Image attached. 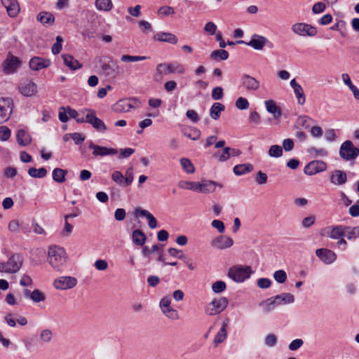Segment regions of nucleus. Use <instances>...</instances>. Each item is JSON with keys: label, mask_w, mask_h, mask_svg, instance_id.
Listing matches in <instances>:
<instances>
[{"label": "nucleus", "mask_w": 359, "mask_h": 359, "mask_svg": "<svg viewBox=\"0 0 359 359\" xmlns=\"http://www.w3.org/2000/svg\"><path fill=\"white\" fill-rule=\"evenodd\" d=\"M226 288L225 282L222 280H217L212 285V289L215 293H221L224 292Z\"/></svg>", "instance_id": "52"}, {"label": "nucleus", "mask_w": 359, "mask_h": 359, "mask_svg": "<svg viewBox=\"0 0 359 359\" xmlns=\"http://www.w3.org/2000/svg\"><path fill=\"white\" fill-rule=\"evenodd\" d=\"M31 299L35 303H39L43 302L46 299V296L41 291L38 289H35L34 291H32Z\"/></svg>", "instance_id": "51"}, {"label": "nucleus", "mask_w": 359, "mask_h": 359, "mask_svg": "<svg viewBox=\"0 0 359 359\" xmlns=\"http://www.w3.org/2000/svg\"><path fill=\"white\" fill-rule=\"evenodd\" d=\"M347 181V175L344 171L335 170L330 176L331 183L335 185H342Z\"/></svg>", "instance_id": "25"}, {"label": "nucleus", "mask_w": 359, "mask_h": 359, "mask_svg": "<svg viewBox=\"0 0 359 359\" xmlns=\"http://www.w3.org/2000/svg\"><path fill=\"white\" fill-rule=\"evenodd\" d=\"M63 42V39L60 36H57L56 37V42L52 46V53L54 55H57L60 53L62 50V43Z\"/></svg>", "instance_id": "55"}, {"label": "nucleus", "mask_w": 359, "mask_h": 359, "mask_svg": "<svg viewBox=\"0 0 359 359\" xmlns=\"http://www.w3.org/2000/svg\"><path fill=\"white\" fill-rule=\"evenodd\" d=\"M184 68L182 65L172 64V63H161L158 64L156 69V73L154 74V79L158 80L161 79L163 75H168L173 72H177L179 74L184 73Z\"/></svg>", "instance_id": "5"}, {"label": "nucleus", "mask_w": 359, "mask_h": 359, "mask_svg": "<svg viewBox=\"0 0 359 359\" xmlns=\"http://www.w3.org/2000/svg\"><path fill=\"white\" fill-rule=\"evenodd\" d=\"M132 240L135 245L143 246L146 242L147 237L142 230L135 229L133 231Z\"/></svg>", "instance_id": "32"}, {"label": "nucleus", "mask_w": 359, "mask_h": 359, "mask_svg": "<svg viewBox=\"0 0 359 359\" xmlns=\"http://www.w3.org/2000/svg\"><path fill=\"white\" fill-rule=\"evenodd\" d=\"M1 1L10 17L15 18L18 15L20 8L17 0H1Z\"/></svg>", "instance_id": "22"}, {"label": "nucleus", "mask_w": 359, "mask_h": 359, "mask_svg": "<svg viewBox=\"0 0 359 359\" xmlns=\"http://www.w3.org/2000/svg\"><path fill=\"white\" fill-rule=\"evenodd\" d=\"M267 175L262 171L259 170L257 172L256 177H255V182L258 184H264L267 182Z\"/></svg>", "instance_id": "61"}, {"label": "nucleus", "mask_w": 359, "mask_h": 359, "mask_svg": "<svg viewBox=\"0 0 359 359\" xmlns=\"http://www.w3.org/2000/svg\"><path fill=\"white\" fill-rule=\"evenodd\" d=\"M292 32L301 36L313 37L317 34L316 27L304 22L294 24L291 27Z\"/></svg>", "instance_id": "8"}, {"label": "nucleus", "mask_w": 359, "mask_h": 359, "mask_svg": "<svg viewBox=\"0 0 359 359\" xmlns=\"http://www.w3.org/2000/svg\"><path fill=\"white\" fill-rule=\"evenodd\" d=\"M11 130L7 126H0V140L2 141L8 140L11 137Z\"/></svg>", "instance_id": "57"}, {"label": "nucleus", "mask_w": 359, "mask_h": 359, "mask_svg": "<svg viewBox=\"0 0 359 359\" xmlns=\"http://www.w3.org/2000/svg\"><path fill=\"white\" fill-rule=\"evenodd\" d=\"M13 100L11 98L0 100V123L6 121L12 112Z\"/></svg>", "instance_id": "12"}, {"label": "nucleus", "mask_w": 359, "mask_h": 359, "mask_svg": "<svg viewBox=\"0 0 359 359\" xmlns=\"http://www.w3.org/2000/svg\"><path fill=\"white\" fill-rule=\"evenodd\" d=\"M342 79L344 82V83L348 86L349 89L352 91L355 100H359V90L357 87H355L351 82V80L350 79V76L348 74H342Z\"/></svg>", "instance_id": "37"}, {"label": "nucleus", "mask_w": 359, "mask_h": 359, "mask_svg": "<svg viewBox=\"0 0 359 359\" xmlns=\"http://www.w3.org/2000/svg\"><path fill=\"white\" fill-rule=\"evenodd\" d=\"M249 105L248 100L243 97H238L236 101V107L241 110L247 109Z\"/></svg>", "instance_id": "56"}, {"label": "nucleus", "mask_w": 359, "mask_h": 359, "mask_svg": "<svg viewBox=\"0 0 359 359\" xmlns=\"http://www.w3.org/2000/svg\"><path fill=\"white\" fill-rule=\"evenodd\" d=\"M346 236L348 240L359 238V226H345Z\"/></svg>", "instance_id": "45"}, {"label": "nucleus", "mask_w": 359, "mask_h": 359, "mask_svg": "<svg viewBox=\"0 0 359 359\" xmlns=\"http://www.w3.org/2000/svg\"><path fill=\"white\" fill-rule=\"evenodd\" d=\"M16 140L18 143L22 147L27 146L32 142L31 136L24 129H20L18 130Z\"/></svg>", "instance_id": "29"}, {"label": "nucleus", "mask_w": 359, "mask_h": 359, "mask_svg": "<svg viewBox=\"0 0 359 359\" xmlns=\"http://www.w3.org/2000/svg\"><path fill=\"white\" fill-rule=\"evenodd\" d=\"M19 88L20 93L27 97L32 96L37 92V86L32 81L22 83Z\"/></svg>", "instance_id": "24"}, {"label": "nucleus", "mask_w": 359, "mask_h": 359, "mask_svg": "<svg viewBox=\"0 0 359 359\" xmlns=\"http://www.w3.org/2000/svg\"><path fill=\"white\" fill-rule=\"evenodd\" d=\"M294 302V297L293 294L290 293L283 292L280 294L276 295L268 298L267 299L260 302L259 305H265V311L269 312L272 311L275 306L281 304H291Z\"/></svg>", "instance_id": "3"}, {"label": "nucleus", "mask_w": 359, "mask_h": 359, "mask_svg": "<svg viewBox=\"0 0 359 359\" xmlns=\"http://www.w3.org/2000/svg\"><path fill=\"white\" fill-rule=\"evenodd\" d=\"M308 152L311 154L314 155L315 156H327V151L323 148H316L314 147H310L308 149Z\"/></svg>", "instance_id": "54"}, {"label": "nucleus", "mask_w": 359, "mask_h": 359, "mask_svg": "<svg viewBox=\"0 0 359 359\" xmlns=\"http://www.w3.org/2000/svg\"><path fill=\"white\" fill-rule=\"evenodd\" d=\"M340 157L346 161L355 160L359 155V149L351 140L344 141L339 148Z\"/></svg>", "instance_id": "7"}, {"label": "nucleus", "mask_w": 359, "mask_h": 359, "mask_svg": "<svg viewBox=\"0 0 359 359\" xmlns=\"http://www.w3.org/2000/svg\"><path fill=\"white\" fill-rule=\"evenodd\" d=\"M178 186L181 189L192 190L194 191L201 192L202 191V182H194L188 181H180Z\"/></svg>", "instance_id": "31"}, {"label": "nucleus", "mask_w": 359, "mask_h": 359, "mask_svg": "<svg viewBox=\"0 0 359 359\" xmlns=\"http://www.w3.org/2000/svg\"><path fill=\"white\" fill-rule=\"evenodd\" d=\"M62 58L65 65L72 70H76L82 67V65L71 55L63 54Z\"/></svg>", "instance_id": "28"}, {"label": "nucleus", "mask_w": 359, "mask_h": 359, "mask_svg": "<svg viewBox=\"0 0 359 359\" xmlns=\"http://www.w3.org/2000/svg\"><path fill=\"white\" fill-rule=\"evenodd\" d=\"M146 56H139V55H123L121 57V60L123 62H138L146 60Z\"/></svg>", "instance_id": "48"}, {"label": "nucleus", "mask_w": 359, "mask_h": 359, "mask_svg": "<svg viewBox=\"0 0 359 359\" xmlns=\"http://www.w3.org/2000/svg\"><path fill=\"white\" fill-rule=\"evenodd\" d=\"M252 272L250 266L235 265L229 268L228 276L234 282L242 283L249 278Z\"/></svg>", "instance_id": "4"}, {"label": "nucleus", "mask_w": 359, "mask_h": 359, "mask_svg": "<svg viewBox=\"0 0 359 359\" xmlns=\"http://www.w3.org/2000/svg\"><path fill=\"white\" fill-rule=\"evenodd\" d=\"M168 252L170 256H172L173 257H177V258L184 260V261H185V259H187L184 253L181 250H178V249H176L174 248H170L168 250Z\"/></svg>", "instance_id": "49"}, {"label": "nucleus", "mask_w": 359, "mask_h": 359, "mask_svg": "<svg viewBox=\"0 0 359 359\" xmlns=\"http://www.w3.org/2000/svg\"><path fill=\"white\" fill-rule=\"evenodd\" d=\"M112 180L121 187L125 186V177L120 171H114L111 174Z\"/></svg>", "instance_id": "47"}, {"label": "nucleus", "mask_w": 359, "mask_h": 359, "mask_svg": "<svg viewBox=\"0 0 359 359\" xmlns=\"http://www.w3.org/2000/svg\"><path fill=\"white\" fill-rule=\"evenodd\" d=\"M162 312L168 318L171 319H176L177 318V312L176 310L173 309L172 308L167 307L161 309Z\"/></svg>", "instance_id": "62"}, {"label": "nucleus", "mask_w": 359, "mask_h": 359, "mask_svg": "<svg viewBox=\"0 0 359 359\" xmlns=\"http://www.w3.org/2000/svg\"><path fill=\"white\" fill-rule=\"evenodd\" d=\"M28 174L29 176L35 178H43L47 175V170L45 168H30L28 170Z\"/></svg>", "instance_id": "42"}, {"label": "nucleus", "mask_w": 359, "mask_h": 359, "mask_svg": "<svg viewBox=\"0 0 359 359\" xmlns=\"http://www.w3.org/2000/svg\"><path fill=\"white\" fill-rule=\"evenodd\" d=\"M327 165L322 161H313L306 165L304 172L307 175H313L325 170Z\"/></svg>", "instance_id": "13"}, {"label": "nucleus", "mask_w": 359, "mask_h": 359, "mask_svg": "<svg viewBox=\"0 0 359 359\" xmlns=\"http://www.w3.org/2000/svg\"><path fill=\"white\" fill-rule=\"evenodd\" d=\"M233 245V241L231 238L220 235L212 240L211 245L218 250H224L231 248Z\"/></svg>", "instance_id": "18"}, {"label": "nucleus", "mask_w": 359, "mask_h": 359, "mask_svg": "<svg viewBox=\"0 0 359 359\" xmlns=\"http://www.w3.org/2000/svg\"><path fill=\"white\" fill-rule=\"evenodd\" d=\"M254 167L250 163L238 164L233 167V172L236 175L241 176L252 171Z\"/></svg>", "instance_id": "33"}, {"label": "nucleus", "mask_w": 359, "mask_h": 359, "mask_svg": "<svg viewBox=\"0 0 359 359\" xmlns=\"http://www.w3.org/2000/svg\"><path fill=\"white\" fill-rule=\"evenodd\" d=\"M136 102L135 98H125L118 100L114 105V111L117 112H126L134 108Z\"/></svg>", "instance_id": "20"}, {"label": "nucleus", "mask_w": 359, "mask_h": 359, "mask_svg": "<svg viewBox=\"0 0 359 359\" xmlns=\"http://www.w3.org/2000/svg\"><path fill=\"white\" fill-rule=\"evenodd\" d=\"M77 280L71 276H62L54 282V286L59 290L71 289L76 286Z\"/></svg>", "instance_id": "17"}, {"label": "nucleus", "mask_w": 359, "mask_h": 359, "mask_svg": "<svg viewBox=\"0 0 359 359\" xmlns=\"http://www.w3.org/2000/svg\"><path fill=\"white\" fill-rule=\"evenodd\" d=\"M230 147H224L222 149V151H217L215 152L214 154V156L219 161V162H224L226 161L228 159L230 158Z\"/></svg>", "instance_id": "43"}, {"label": "nucleus", "mask_w": 359, "mask_h": 359, "mask_svg": "<svg viewBox=\"0 0 359 359\" xmlns=\"http://www.w3.org/2000/svg\"><path fill=\"white\" fill-rule=\"evenodd\" d=\"M51 64L49 59H44L40 57H32L29 62V67L34 71H39L48 67Z\"/></svg>", "instance_id": "21"}, {"label": "nucleus", "mask_w": 359, "mask_h": 359, "mask_svg": "<svg viewBox=\"0 0 359 359\" xmlns=\"http://www.w3.org/2000/svg\"><path fill=\"white\" fill-rule=\"evenodd\" d=\"M23 262L21 254H13L6 262H0V273H16L21 269Z\"/></svg>", "instance_id": "2"}, {"label": "nucleus", "mask_w": 359, "mask_h": 359, "mask_svg": "<svg viewBox=\"0 0 359 359\" xmlns=\"http://www.w3.org/2000/svg\"><path fill=\"white\" fill-rule=\"evenodd\" d=\"M295 93V95L297 98L298 103L301 105L304 104L306 102V97L304 93L303 88L301 86H299L297 88L293 89Z\"/></svg>", "instance_id": "50"}, {"label": "nucleus", "mask_w": 359, "mask_h": 359, "mask_svg": "<svg viewBox=\"0 0 359 359\" xmlns=\"http://www.w3.org/2000/svg\"><path fill=\"white\" fill-rule=\"evenodd\" d=\"M95 8L100 11H109L113 8V4L111 0H95Z\"/></svg>", "instance_id": "35"}, {"label": "nucleus", "mask_w": 359, "mask_h": 359, "mask_svg": "<svg viewBox=\"0 0 359 359\" xmlns=\"http://www.w3.org/2000/svg\"><path fill=\"white\" fill-rule=\"evenodd\" d=\"M316 255L325 264H330L337 259V255L327 248L317 249Z\"/></svg>", "instance_id": "16"}, {"label": "nucleus", "mask_w": 359, "mask_h": 359, "mask_svg": "<svg viewBox=\"0 0 359 359\" xmlns=\"http://www.w3.org/2000/svg\"><path fill=\"white\" fill-rule=\"evenodd\" d=\"M53 337L52 332L48 329H45L41 331L40 334V339L41 341L48 343L51 341Z\"/></svg>", "instance_id": "59"}, {"label": "nucleus", "mask_w": 359, "mask_h": 359, "mask_svg": "<svg viewBox=\"0 0 359 359\" xmlns=\"http://www.w3.org/2000/svg\"><path fill=\"white\" fill-rule=\"evenodd\" d=\"M101 73L109 78L114 79L118 74V66L112 60L101 65Z\"/></svg>", "instance_id": "19"}, {"label": "nucleus", "mask_w": 359, "mask_h": 359, "mask_svg": "<svg viewBox=\"0 0 359 359\" xmlns=\"http://www.w3.org/2000/svg\"><path fill=\"white\" fill-rule=\"evenodd\" d=\"M180 164L183 168V170L189 173H194L195 171V168L191 161L187 158H182L180 159Z\"/></svg>", "instance_id": "44"}, {"label": "nucleus", "mask_w": 359, "mask_h": 359, "mask_svg": "<svg viewBox=\"0 0 359 359\" xmlns=\"http://www.w3.org/2000/svg\"><path fill=\"white\" fill-rule=\"evenodd\" d=\"M229 57V53L224 49H217L212 51L210 58L216 61L226 60Z\"/></svg>", "instance_id": "39"}, {"label": "nucleus", "mask_w": 359, "mask_h": 359, "mask_svg": "<svg viewBox=\"0 0 359 359\" xmlns=\"http://www.w3.org/2000/svg\"><path fill=\"white\" fill-rule=\"evenodd\" d=\"M36 20L46 27L51 26L55 22V17L50 12L41 11L37 16Z\"/></svg>", "instance_id": "26"}, {"label": "nucleus", "mask_w": 359, "mask_h": 359, "mask_svg": "<svg viewBox=\"0 0 359 359\" xmlns=\"http://www.w3.org/2000/svg\"><path fill=\"white\" fill-rule=\"evenodd\" d=\"M268 154L272 158H279L283 156V147L278 144L271 145Z\"/></svg>", "instance_id": "46"}, {"label": "nucleus", "mask_w": 359, "mask_h": 359, "mask_svg": "<svg viewBox=\"0 0 359 359\" xmlns=\"http://www.w3.org/2000/svg\"><path fill=\"white\" fill-rule=\"evenodd\" d=\"M326 9V5L323 2H317L312 7V12L314 14L321 13Z\"/></svg>", "instance_id": "63"}, {"label": "nucleus", "mask_w": 359, "mask_h": 359, "mask_svg": "<svg viewBox=\"0 0 359 359\" xmlns=\"http://www.w3.org/2000/svg\"><path fill=\"white\" fill-rule=\"evenodd\" d=\"M259 82L253 76L243 74L241 77V86L246 90L255 91L259 88Z\"/></svg>", "instance_id": "14"}, {"label": "nucleus", "mask_w": 359, "mask_h": 359, "mask_svg": "<svg viewBox=\"0 0 359 359\" xmlns=\"http://www.w3.org/2000/svg\"><path fill=\"white\" fill-rule=\"evenodd\" d=\"M20 60L11 53L2 64L3 71L6 74L14 73L20 65Z\"/></svg>", "instance_id": "10"}, {"label": "nucleus", "mask_w": 359, "mask_h": 359, "mask_svg": "<svg viewBox=\"0 0 359 359\" xmlns=\"http://www.w3.org/2000/svg\"><path fill=\"white\" fill-rule=\"evenodd\" d=\"M226 327L227 323L226 322H223L222 327L215 337L214 343L215 345H218L226 339L227 337Z\"/></svg>", "instance_id": "36"}, {"label": "nucleus", "mask_w": 359, "mask_h": 359, "mask_svg": "<svg viewBox=\"0 0 359 359\" xmlns=\"http://www.w3.org/2000/svg\"><path fill=\"white\" fill-rule=\"evenodd\" d=\"M211 95L212 99L215 100H219L222 99L224 96L223 88L219 86L214 88L212 89Z\"/></svg>", "instance_id": "60"}, {"label": "nucleus", "mask_w": 359, "mask_h": 359, "mask_svg": "<svg viewBox=\"0 0 359 359\" xmlns=\"http://www.w3.org/2000/svg\"><path fill=\"white\" fill-rule=\"evenodd\" d=\"M217 187L222 188L223 186L215 181L203 180V193H212Z\"/></svg>", "instance_id": "40"}, {"label": "nucleus", "mask_w": 359, "mask_h": 359, "mask_svg": "<svg viewBox=\"0 0 359 359\" xmlns=\"http://www.w3.org/2000/svg\"><path fill=\"white\" fill-rule=\"evenodd\" d=\"M21 226L18 220L13 219L8 223V229L11 232L17 233L19 232Z\"/></svg>", "instance_id": "64"}, {"label": "nucleus", "mask_w": 359, "mask_h": 359, "mask_svg": "<svg viewBox=\"0 0 359 359\" xmlns=\"http://www.w3.org/2000/svg\"><path fill=\"white\" fill-rule=\"evenodd\" d=\"M66 173H67V171L62 168H55L53 170V179L56 182L62 183L66 180V179H65Z\"/></svg>", "instance_id": "41"}, {"label": "nucleus", "mask_w": 359, "mask_h": 359, "mask_svg": "<svg viewBox=\"0 0 359 359\" xmlns=\"http://www.w3.org/2000/svg\"><path fill=\"white\" fill-rule=\"evenodd\" d=\"M48 261L55 270L62 271L67 262V255L65 249L56 245L50 247Z\"/></svg>", "instance_id": "1"}, {"label": "nucleus", "mask_w": 359, "mask_h": 359, "mask_svg": "<svg viewBox=\"0 0 359 359\" xmlns=\"http://www.w3.org/2000/svg\"><path fill=\"white\" fill-rule=\"evenodd\" d=\"M269 42V40L264 36H261L257 34H254L250 41L245 42L243 40L237 41L238 44L245 43L248 46L253 48L255 50H262L264 46H266Z\"/></svg>", "instance_id": "11"}, {"label": "nucleus", "mask_w": 359, "mask_h": 359, "mask_svg": "<svg viewBox=\"0 0 359 359\" xmlns=\"http://www.w3.org/2000/svg\"><path fill=\"white\" fill-rule=\"evenodd\" d=\"M228 303L227 298L224 297L215 299L206 308L205 312L210 316L220 313L227 307Z\"/></svg>", "instance_id": "9"}, {"label": "nucleus", "mask_w": 359, "mask_h": 359, "mask_svg": "<svg viewBox=\"0 0 359 359\" xmlns=\"http://www.w3.org/2000/svg\"><path fill=\"white\" fill-rule=\"evenodd\" d=\"M89 149L93 150L94 156H104L108 155H114L118 153V150L114 148L99 146L90 142L88 146Z\"/></svg>", "instance_id": "15"}, {"label": "nucleus", "mask_w": 359, "mask_h": 359, "mask_svg": "<svg viewBox=\"0 0 359 359\" xmlns=\"http://www.w3.org/2000/svg\"><path fill=\"white\" fill-rule=\"evenodd\" d=\"M346 226H335L332 228V231L330 233V237L333 239H338L339 238H341L346 236Z\"/></svg>", "instance_id": "38"}, {"label": "nucleus", "mask_w": 359, "mask_h": 359, "mask_svg": "<svg viewBox=\"0 0 359 359\" xmlns=\"http://www.w3.org/2000/svg\"><path fill=\"white\" fill-rule=\"evenodd\" d=\"M273 278L278 283H283L287 280V273L283 270H278L273 273Z\"/></svg>", "instance_id": "53"}, {"label": "nucleus", "mask_w": 359, "mask_h": 359, "mask_svg": "<svg viewBox=\"0 0 359 359\" xmlns=\"http://www.w3.org/2000/svg\"><path fill=\"white\" fill-rule=\"evenodd\" d=\"M266 110L269 113L273 114L275 118H279L282 116V111L273 100H266L265 102Z\"/></svg>", "instance_id": "30"}, {"label": "nucleus", "mask_w": 359, "mask_h": 359, "mask_svg": "<svg viewBox=\"0 0 359 359\" xmlns=\"http://www.w3.org/2000/svg\"><path fill=\"white\" fill-rule=\"evenodd\" d=\"M82 114H86V123L90 124L95 130L100 132H105L107 128L105 123L96 116V111L93 109H83Z\"/></svg>", "instance_id": "6"}, {"label": "nucleus", "mask_w": 359, "mask_h": 359, "mask_svg": "<svg viewBox=\"0 0 359 359\" xmlns=\"http://www.w3.org/2000/svg\"><path fill=\"white\" fill-rule=\"evenodd\" d=\"M154 39L162 42H167L171 44H176L177 43V36L169 32H159L154 36Z\"/></svg>", "instance_id": "27"}, {"label": "nucleus", "mask_w": 359, "mask_h": 359, "mask_svg": "<svg viewBox=\"0 0 359 359\" xmlns=\"http://www.w3.org/2000/svg\"><path fill=\"white\" fill-rule=\"evenodd\" d=\"M225 107L223 104L219 102H215L210 110V114L212 118L217 120L220 117L222 111H224Z\"/></svg>", "instance_id": "34"}, {"label": "nucleus", "mask_w": 359, "mask_h": 359, "mask_svg": "<svg viewBox=\"0 0 359 359\" xmlns=\"http://www.w3.org/2000/svg\"><path fill=\"white\" fill-rule=\"evenodd\" d=\"M135 215L145 217L148 219V225L151 229H155L157 226V220L154 215L150 213L148 210H143L140 208H137L135 210Z\"/></svg>", "instance_id": "23"}, {"label": "nucleus", "mask_w": 359, "mask_h": 359, "mask_svg": "<svg viewBox=\"0 0 359 359\" xmlns=\"http://www.w3.org/2000/svg\"><path fill=\"white\" fill-rule=\"evenodd\" d=\"M313 121L312 118H311L308 116L303 115L298 117L297 123L302 127L308 128L310 126V124L309 123V121Z\"/></svg>", "instance_id": "58"}]
</instances>
